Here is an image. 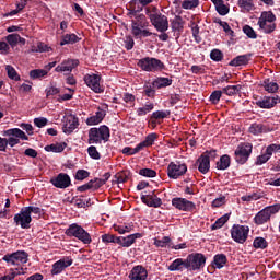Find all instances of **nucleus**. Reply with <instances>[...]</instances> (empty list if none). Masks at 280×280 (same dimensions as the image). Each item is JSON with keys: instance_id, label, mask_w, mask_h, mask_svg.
Returning <instances> with one entry per match:
<instances>
[{"instance_id": "obj_1", "label": "nucleus", "mask_w": 280, "mask_h": 280, "mask_svg": "<svg viewBox=\"0 0 280 280\" xmlns=\"http://www.w3.org/2000/svg\"><path fill=\"white\" fill-rule=\"evenodd\" d=\"M149 26V22L143 13L138 14L136 20L131 21V33L135 38H148L153 36L154 33L144 30Z\"/></svg>"}, {"instance_id": "obj_2", "label": "nucleus", "mask_w": 280, "mask_h": 280, "mask_svg": "<svg viewBox=\"0 0 280 280\" xmlns=\"http://www.w3.org/2000/svg\"><path fill=\"white\" fill-rule=\"evenodd\" d=\"M110 140V129L107 125H102L98 128L92 127L89 131V144H101L102 141L108 142Z\"/></svg>"}, {"instance_id": "obj_3", "label": "nucleus", "mask_w": 280, "mask_h": 280, "mask_svg": "<svg viewBox=\"0 0 280 280\" xmlns=\"http://www.w3.org/2000/svg\"><path fill=\"white\" fill-rule=\"evenodd\" d=\"M65 234L70 238L74 237V238L81 241L85 245H89L93 242L91 234L88 233L84 230V228L78 223H72V224L68 225Z\"/></svg>"}, {"instance_id": "obj_4", "label": "nucleus", "mask_w": 280, "mask_h": 280, "mask_svg": "<svg viewBox=\"0 0 280 280\" xmlns=\"http://www.w3.org/2000/svg\"><path fill=\"white\" fill-rule=\"evenodd\" d=\"M138 67L149 73H156V71H162L166 69V65L163 61L152 57L139 59Z\"/></svg>"}, {"instance_id": "obj_5", "label": "nucleus", "mask_w": 280, "mask_h": 280, "mask_svg": "<svg viewBox=\"0 0 280 280\" xmlns=\"http://www.w3.org/2000/svg\"><path fill=\"white\" fill-rule=\"evenodd\" d=\"M186 262L188 271H199L205 267L207 257L202 253H190L186 257Z\"/></svg>"}, {"instance_id": "obj_6", "label": "nucleus", "mask_w": 280, "mask_h": 280, "mask_svg": "<svg viewBox=\"0 0 280 280\" xmlns=\"http://www.w3.org/2000/svg\"><path fill=\"white\" fill-rule=\"evenodd\" d=\"M150 22L158 32H167L170 27L167 15L159 12L156 7L153 8V15H150Z\"/></svg>"}, {"instance_id": "obj_7", "label": "nucleus", "mask_w": 280, "mask_h": 280, "mask_svg": "<svg viewBox=\"0 0 280 280\" xmlns=\"http://www.w3.org/2000/svg\"><path fill=\"white\" fill-rule=\"evenodd\" d=\"M253 152V144L243 142L234 151V160L238 165H245Z\"/></svg>"}, {"instance_id": "obj_8", "label": "nucleus", "mask_w": 280, "mask_h": 280, "mask_svg": "<svg viewBox=\"0 0 280 280\" xmlns=\"http://www.w3.org/2000/svg\"><path fill=\"white\" fill-rule=\"evenodd\" d=\"M30 254L25 250H16L13 253H8L3 256V261L11 266H20L28 262Z\"/></svg>"}, {"instance_id": "obj_9", "label": "nucleus", "mask_w": 280, "mask_h": 280, "mask_svg": "<svg viewBox=\"0 0 280 280\" xmlns=\"http://www.w3.org/2000/svg\"><path fill=\"white\" fill-rule=\"evenodd\" d=\"M3 137H10L7 139V145H10L11 148L18 145L20 143V139L24 141L30 140V137L19 128L3 131Z\"/></svg>"}, {"instance_id": "obj_10", "label": "nucleus", "mask_w": 280, "mask_h": 280, "mask_svg": "<svg viewBox=\"0 0 280 280\" xmlns=\"http://www.w3.org/2000/svg\"><path fill=\"white\" fill-rule=\"evenodd\" d=\"M231 238L238 244H244L248 241L249 226L233 224L231 228Z\"/></svg>"}, {"instance_id": "obj_11", "label": "nucleus", "mask_w": 280, "mask_h": 280, "mask_svg": "<svg viewBox=\"0 0 280 280\" xmlns=\"http://www.w3.org/2000/svg\"><path fill=\"white\" fill-rule=\"evenodd\" d=\"M188 172V166L186 163L179 161L171 162L167 167V176L171 179H178L185 176Z\"/></svg>"}, {"instance_id": "obj_12", "label": "nucleus", "mask_w": 280, "mask_h": 280, "mask_svg": "<svg viewBox=\"0 0 280 280\" xmlns=\"http://www.w3.org/2000/svg\"><path fill=\"white\" fill-rule=\"evenodd\" d=\"M171 205L177 210L186 211L188 213H196L197 210V206L194 201L183 197H174L173 200H171Z\"/></svg>"}, {"instance_id": "obj_13", "label": "nucleus", "mask_w": 280, "mask_h": 280, "mask_svg": "<svg viewBox=\"0 0 280 280\" xmlns=\"http://www.w3.org/2000/svg\"><path fill=\"white\" fill-rule=\"evenodd\" d=\"M13 221L16 226L20 225L24 230L31 229L32 217H30L25 208H22L20 213L14 214Z\"/></svg>"}, {"instance_id": "obj_14", "label": "nucleus", "mask_w": 280, "mask_h": 280, "mask_svg": "<svg viewBox=\"0 0 280 280\" xmlns=\"http://www.w3.org/2000/svg\"><path fill=\"white\" fill-rule=\"evenodd\" d=\"M50 183L57 189H67L71 185V177L67 173H59L57 176L51 177Z\"/></svg>"}, {"instance_id": "obj_15", "label": "nucleus", "mask_w": 280, "mask_h": 280, "mask_svg": "<svg viewBox=\"0 0 280 280\" xmlns=\"http://www.w3.org/2000/svg\"><path fill=\"white\" fill-rule=\"evenodd\" d=\"M101 75L100 74H85L84 75V82L86 83V86L90 88L94 93L101 94L104 92V89L100 85Z\"/></svg>"}, {"instance_id": "obj_16", "label": "nucleus", "mask_w": 280, "mask_h": 280, "mask_svg": "<svg viewBox=\"0 0 280 280\" xmlns=\"http://www.w3.org/2000/svg\"><path fill=\"white\" fill-rule=\"evenodd\" d=\"M155 192L156 190H152L149 195H141L140 199L142 203L150 208H160L163 205V201Z\"/></svg>"}, {"instance_id": "obj_17", "label": "nucleus", "mask_w": 280, "mask_h": 280, "mask_svg": "<svg viewBox=\"0 0 280 280\" xmlns=\"http://www.w3.org/2000/svg\"><path fill=\"white\" fill-rule=\"evenodd\" d=\"M73 265V259L70 257H65L61 258L59 260H57L54 265H52V270H51V275L52 276H58L61 275V272Z\"/></svg>"}, {"instance_id": "obj_18", "label": "nucleus", "mask_w": 280, "mask_h": 280, "mask_svg": "<svg viewBox=\"0 0 280 280\" xmlns=\"http://www.w3.org/2000/svg\"><path fill=\"white\" fill-rule=\"evenodd\" d=\"M195 166H197L200 174L207 175L211 168V160L208 155L202 153L195 162Z\"/></svg>"}, {"instance_id": "obj_19", "label": "nucleus", "mask_w": 280, "mask_h": 280, "mask_svg": "<svg viewBox=\"0 0 280 280\" xmlns=\"http://www.w3.org/2000/svg\"><path fill=\"white\" fill-rule=\"evenodd\" d=\"M277 104H280V96H264L261 100L256 101V106L264 108V109H270L275 107Z\"/></svg>"}, {"instance_id": "obj_20", "label": "nucleus", "mask_w": 280, "mask_h": 280, "mask_svg": "<svg viewBox=\"0 0 280 280\" xmlns=\"http://www.w3.org/2000/svg\"><path fill=\"white\" fill-rule=\"evenodd\" d=\"M80 65V61L78 59H67L63 60L60 65L57 66L55 69L57 73H71L73 69H75Z\"/></svg>"}, {"instance_id": "obj_21", "label": "nucleus", "mask_w": 280, "mask_h": 280, "mask_svg": "<svg viewBox=\"0 0 280 280\" xmlns=\"http://www.w3.org/2000/svg\"><path fill=\"white\" fill-rule=\"evenodd\" d=\"M143 238L142 233H135L127 236H118L117 244L122 247H131L137 240Z\"/></svg>"}, {"instance_id": "obj_22", "label": "nucleus", "mask_w": 280, "mask_h": 280, "mask_svg": "<svg viewBox=\"0 0 280 280\" xmlns=\"http://www.w3.org/2000/svg\"><path fill=\"white\" fill-rule=\"evenodd\" d=\"M128 278L130 280H147L148 270L143 267V265H136L129 272Z\"/></svg>"}, {"instance_id": "obj_23", "label": "nucleus", "mask_w": 280, "mask_h": 280, "mask_svg": "<svg viewBox=\"0 0 280 280\" xmlns=\"http://www.w3.org/2000/svg\"><path fill=\"white\" fill-rule=\"evenodd\" d=\"M106 117V112L102 108L98 107V110L95 112L94 115L90 116L85 122L88 126H97L100 124H102V121L104 120V118Z\"/></svg>"}, {"instance_id": "obj_24", "label": "nucleus", "mask_w": 280, "mask_h": 280, "mask_svg": "<svg viewBox=\"0 0 280 280\" xmlns=\"http://www.w3.org/2000/svg\"><path fill=\"white\" fill-rule=\"evenodd\" d=\"M79 126V119L75 115H70L67 124L63 126V132L67 135H71Z\"/></svg>"}, {"instance_id": "obj_25", "label": "nucleus", "mask_w": 280, "mask_h": 280, "mask_svg": "<svg viewBox=\"0 0 280 280\" xmlns=\"http://www.w3.org/2000/svg\"><path fill=\"white\" fill-rule=\"evenodd\" d=\"M185 27V21L182 15H175L173 20H171V30L174 33H183Z\"/></svg>"}, {"instance_id": "obj_26", "label": "nucleus", "mask_w": 280, "mask_h": 280, "mask_svg": "<svg viewBox=\"0 0 280 280\" xmlns=\"http://www.w3.org/2000/svg\"><path fill=\"white\" fill-rule=\"evenodd\" d=\"M172 84L173 80L167 77H158V79L152 82V86L156 90L170 88Z\"/></svg>"}, {"instance_id": "obj_27", "label": "nucleus", "mask_w": 280, "mask_h": 280, "mask_svg": "<svg viewBox=\"0 0 280 280\" xmlns=\"http://www.w3.org/2000/svg\"><path fill=\"white\" fill-rule=\"evenodd\" d=\"M228 264V257L224 253L215 254L213 257V261L211 262V266L214 269H223L224 266Z\"/></svg>"}, {"instance_id": "obj_28", "label": "nucleus", "mask_w": 280, "mask_h": 280, "mask_svg": "<svg viewBox=\"0 0 280 280\" xmlns=\"http://www.w3.org/2000/svg\"><path fill=\"white\" fill-rule=\"evenodd\" d=\"M268 221H270V214L268 213L266 208H264L262 210L255 214L254 223L256 225H264Z\"/></svg>"}, {"instance_id": "obj_29", "label": "nucleus", "mask_w": 280, "mask_h": 280, "mask_svg": "<svg viewBox=\"0 0 280 280\" xmlns=\"http://www.w3.org/2000/svg\"><path fill=\"white\" fill-rule=\"evenodd\" d=\"M184 269L188 270L187 258L186 259L177 258V259L173 260V262H171V265L168 267L170 271H184Z\"/></svg>"}, {"instance_id": "obj_30", "label": "nucleus", "mask_w": 280, "mask_h": 280, "mask_svg": "<svg viewBox=\"0 0 280 280\" xmlns=\"http://www.w3.org/2000/svg\"><path fill=\"white\" fill-rule=\"evenodd\" d=\"M257 25L259 26V31H262L265 34H271L277 30V23L272 22L258 20Z\"/></svg>"}, {"instance_id": "obj_31", "label": "nucleus", "mask_w": 280, "mask_h": 280, "mask_svg": "<svg viewBox=\"0 0 280 280\" xmlns=\"http://www.w3.org/2000/svg\"><path fill=\"white\" fill-rule=\"evenodd\" d=\"M250 57L252 54L237 56L230 61V67L247 66L250 60Z\"/></svg>"}, {"instance_id": "obj_32", "label": "nucleus", "mask_w": 280, "mask_h": 280, "mask_svg": "<svg viewBox=\"0 0 280 280\" xmlns=\"http://www.w3.org/2000/svg\"><path fill=\"white\" fill-rule=\"evenodd\" d=\"M217 9V13L221 16H225L230 13V8L224 4V0H211Z\"/></svg>"}, {"instance_id": "obj_33", "label": "nucleus", "mask_w": 280, "mask_h": 280, "mask_svg": "<svg viewBox=\"0 0 280 280\" xmlns=\"http://www.w3.org/2000/svg\"><path fill=\"white\" fill-rule=\"evenodd\" d=\"M81 40V38L79 36H77L74 33L72 34H66L61 36L60 46H65V45H74L77 43H79Z\"/></svg>"}, {"instance_id": "obj_34", "label": "nucleus", "mask_w": 280, "mask_h": 280, "mask_svg": "<svg viewBox=\"0 0 280 280\" xmlns=\"http://www.w3.org/2000/svg\"><path fill=\"white\" fill-rule=\"evenodd\" d=\"M231 156L228 154H224L220 156L219 161H217V170L219 171H225L231 166Z\"/></svg>"}, {"instance_id": "obj_35", "label": "nucleus", "mask_w": 280, "mask_h": 280, "mask_svg": "<svg viewBox=\"0 0 280 280\" xmlns=\"http://www.w3.org/2000/svg\"><path fill=\"white\" fill-rule=\"evenodd\" d=\"M100 182L96 183L95 178L90 180L86 184H83L77 188L79 192H85L88 190H97L100 189Z\"/></svg>"}, {"instance_id": "obj_36", "label": "nucleus", "mask_w": 280, "mask_h": 280, "mask_svg": "<svg viewBox=\"0 0 280 280\" xmlns=\"http://www.w3.org/2000/svg\"><path fill=\"white\" fill-rule=\"evenodd\" d=\"M156 139H158V133L155 132L149 133L145 137V139L141 143H139L141 151H143L144 148L152 147L155 143Z\"/></svg>"}, {"instance_id": "obj_37", "label": "nucleus", "mask_w": 280, "mask_h": 280, "mask_svg": "<svg viewBox=\"0 0 280 280\" xmlns=\"http://www.w3.org/2000/svg\"><path fill=\"white\" fill-rule=\"evenodd\" d=\"M237 5L241 8V12L249 13L255 8L253 0H238Z\"/></svg>"}, {"instance_id": "obj_38", "label": "nucleus", "mask_w": 280, "mask_h": 280, "mask_svg": "<svg viewBox=\"0 0 280 280\" xmlns=\"http://www.w3.org/2000/svg\"><path fill=\"white\" fill-rule=\"evenodd\" d=\"M269 243L265 237H255L253 241V247L256 249L265 250V248H268Z\"/></svg>"}, {"instance_id": "obj_39", "label": "nucleus", "mask_w": 280, "mask_h": 280, "mask_svg": "<svg viewBox=\"0 0 280 280\" xmlns=\"http://www.w3.org/2000/svg\"><path fill=\"white\" fill-rule=\"evenodd\" d=\"M262 88L268 93H277L279 85L276 82H270V79L264 80Z\"/></svg>"}, {"instance_id": "obj_40", "label": "nucleus", "mask_w": 280, "mask_h": 280, "mask_svg": "<svg viewBox=\"0 0 280 280\" xmlns=\"http://www.w3.org/2000/svg\"><path fill=\"white\" fill-rule=\"evenodd\" d=\"M67 147L66 142L57 143V144H50L45 147L46 152H52V153H62L65 148Z\"/></svg>"}, {"instance_id": "obj_41", "label": "nucleus", "mask_w": 280, "mask_h": 280, "mask_svg": "<svg viewBox=\"0 0 280 280\" xmlns=\"http://www.w3.org/2000/svg\"><path fill=\"white\" fill-rule=\"evenodd\" d=\"M242 91V85H228L222 89V92L229 96L240 94Z\"/></svg>"}, {"instance_id": "obj_42", "label": "nucleus", "mask_w": 280, "mask_h": 280, "mask_svg": "<svg viewBox=\"0 0 280 280\" xmlns=\"http://www.w3.org/2000/svg\"><path fill=\"white\" fill-rule=\"evenodd\" d=\"M230 220V214L229 213H225L223 214V217H221L220 219H218L215 221V223H213L211 225V231H215V230H219V229H222L224 226V224Z\"/></svg>"}, {"instance_id": "obj_43", "label": "nucleus", "mask_w": 280, "mask_h": 280, "mask_svg": "<svg viewBox=\"0 0 280 280\" xmlns=\"http://www.w3.org/2000/svg\"><path fill=\"white\" fill-rule=\"evenodd\" d=\"M258 20L269 22V23H276L277 16L272 11H262Z\"/></svg>"}, {"instance_id": "obj_44", "label": "nucleus", "mask_w": 280, "mask_h": 280, "mask_svg": "<svg viewBox=\"0 0 280 280\" xmlns=\"http://www.w3.org/2000/svg\"><path fill=\"white\" fill-rule=\"evenodd\" d=\"M154 103L148 102L145 103V106L139 107L137 110L138 116H145L150 114L154 109Z\"/></svg>"}, {"instance_id": "obj_45", "label": "nucleus", "mask_w": 280, "mask_h": 280, "mask_svg": "<svg viewBox=\"0 0 280 280\" xmlns=\"http://www.w3.org/2000/svg\"><path fill=\"white\" fill-rule=\"evenodd\" d=\"M171 115L170 110H156L153 112L151 115V122L154 124L153 119L159 120V119H165Z\"/></svg>"}, {"instance_id": "obj_46", "label": "nucleus", "mask_w": 280, "mask_h": 280, "mask_svg": "<svg viewBox=\"0 0 280 280\" xmlns=\"http://www.w3.org/2000/svg\"><path fill=\"white\" fill-rule=\"evenodd\" d=\"M249 131L253 133V135H260L262 132H267V127L262 124H252V126L249 127Z\"/></svg>"}, {"instance_id": "obj_47", "label": "nucleus", "mask_w": 280, "mask_h": 280, "mask_svg": "<svg viewBox=\"0 0 280 280\" xmlns=\"http://www.w3.org/2000/svg\"><path fill=\"white\" fill-rule=\"evenodd\" d=\"M243 33L246 34V36L249 39H257L258 38V34L255 32V30L253 28V26L246 24L243 26L242 28Z\"/></svg>"}, {"instance_id": "obj_48", "label": "nucleus", "mask_w": 280, "mask_h": 280, "mask_svg": "<svg viewBox=\"0 0 280 280\" xmlns=\"http://www.w3.org/2000/svg\"><path fill=\"white\" fill-rule=\"evenodd\" d=\"M210 58L214 62H222V60L224 59V52L220 49H212L210 52Z\"/></svg>"}, {"instance_id": "obj_49", "label": "nucleus", "mask_w": 280, "mask_h": 280, "mask_svg": "<svg viewBox=\"0 0 280 280\" xmlns=\"http://www.w3.org/2000/svg\"><path fill=\"white\" fill-rule=\"evenodd\" d=\"M223 93V90H214V92L211 93L209 101L214 105L219 104Z\"/></svg>"}, {"instance_id": "obj_50", "label": "nucleus", "mask_w": 280, "mask_h": 280, "mask_svg": "<svg viewBox=\"0 0 280 280\" xmlns=\"http://www.w3.org/2000/svg\"><path fill=\"white\" fill-rule=\"evenodd\" d=\"M200 5V0H184L182 8L185 10H191Z\"/></svg>"}, {"instance_id": "obj_51", "label": "nucleus", "mask_w": 280, "mask_h": 280, "mask_svg": "<svg viewBox=\"0 0 280 280\" xmlns=\"http://www.w3.org/2000/svg\"><path fill=\"white\" fill-rule=\"evenodd\" d=\"M270 158L271 156L269 155V152L266 149L261 155L257 156L255 165H257V166L264 165V164L268 163Z\"/></svg>"}, {"instance_id": "obj_52", "label": "nucleus", "mask_w": 280, "mask_h": 280, "mask_svg": "<svg viewBox=\"0 0 280 280\" xmlns=\"http://www.w3.org/2000/svg\"><path fill=\"white\" fill-rule=\"evenodd\" d=\"M50 47L44 43H38L37 46L31 47V52H49Z\"/></svg>"}, {"instance_id": "obj_53", "label": "nucleus", "mask_w": 280, "mask_h": 280, "mask_svg": "<svg viewBox=\"0 0 280 280\" xmlns=\"http://www.w3.org/2000/svg\"><path fill=\"white\" fill-rule=\"evenodd\" d=\"M7 73L11 80H14V81L21 80V77L19 75L18 71L11 65H7Z\"/></svg>"}, {"instance_id": "obj_54", "label": "nucleus", "mask_w": 280, "mask_h": 280, "mask_svg": "<svg viewBox=\"0 0 280 280\" xmlns=\"http://www.w3.org/2000/svg\"><path fill=\"white\" fill-rule=\"evenodd\" d=\"M47 73L48 72L46 70L35 69L30 72V78L33 80H37V79L46 77Z\"/></svg>"}, {"instance_id": "obj_55", "label": "nucleus", "mask_w": 280, "mask_h": 280, "mask_svg": "<svg viewBox=\"0 0 280 280\" xmlns=\"http://www.w3.org/2000/svg\"><path fill=\"white\" fill-rule=\"evenodd\" d=\"M138 174L142 177H148V178L156 177V171L152 168H142L138 172Z\"/></svg>"}, {"instance_id": "obj_56", "label": "nucleus", "mask_w": 280, "mask_h": 280, "mask_svg": "<svg viewBox=\"0 0 280 280\" xmlns=\"http://www.w3.org/2000/svg\"><path fill=\"white\" fill-rule=\"evenodd\" d=\"M118 240H119V236H115L113 234H103L102 235V242L104 244H110V243L118 244Z\"/></svg>"}, {"instance_id": "obj_57", "label": "nucleus", "mask_w": 280, "mask_h": 280, "mask_svg": "<svg viewBox=\"0 0 280 280\" xmlns=\"http://www.w3.org/2000/svg\"><path fill=\"white\" fill-rule=\"evenodd\" d=\"M172 242L170 236H163L162 238H154V245L156 247H166Z\"/></svg>"}, {"instance_id": "obj_58", "label": "nucleus", "mask_w": 280, "mask_h": 280, "mask_svg": "<svg viewBox=\"0 0 280 280\" xmlns=\"http://www.w3.org/2000/svg\"><path fill=\"white\" fill-rule=\"evenodd\" d=\"M141 147L140 144L138 143V145L136 148H130V147H126L122 149V154H126L128 156H131V155H135L139 152H141Z\"/></svg>"}, {"instance_id": "obj_59", "label": "nucleus", "mask_w": 280, "mask_h": 280, "mask_svg": "<svg viewBox=\"0 0 280 280\" xmlns=\"http://www.w3.org/2000/svg\"><path fill=\"white\" fill-rule=\"evenodd\" d=\"M191 32H192V36L195 38V42L197 44L201 43V37L199 36L200 34V27L198 24H196L195 22H192V25H191Z\"/></svg>"}, {"instance_id": "obj_60", "label": "nucleus", "mask_w": 280, "mask_h": 280, "mask_svg": "<svg viewBox=\"0 0 280 280\" xmlns=\"http://www.w3.org/2000/svg\"><path fill=\"white\" fill-rule=\"evenodd\" d=\"M24 208L30 217H32V213H33V214L37 215L38 218H40V214L43 213V209H40L39 207L30 206V207H24Z\"/></svg>"}, {"instance_id": "obj_61", "label": "nucleus", "mask_w": 280, "mask_h": 280, "mask_svg": "<svg viewBox=\"0 0 280 280\" xmlns=\"http://www.w3.org/2000/svg\"><path fill=\"white\" fill-rule=\"evenodd\" d=\"M90 177V172L85 171V170H79L77 171L75 175H74V179L75 180H80L83 182L84 179Z\"/></svg>"}, {"instance_id": "obj_62", "label": "nucleus", "mask_w": 280, "mask_h": 280, "mask_svg": "<svg viewBox=\"0 0 280 280\" xmlns=\"http://www.w3.org/2000/svg\"><path fill=\"white\" fill-rule=\"evenodd\" d=\"M267 213L269 214V219L271 215L279 213L280 211V203H273L272 206L266 207L265 208Z\"/></svg>"}, {"instance_id": "obj_63", "label": "nucleus", "mask_w": 280, "mask_h": 280, "mask_svg": "<svg viewBox=\"0 0 280 280\" xmlns=\"http://www.w3.org/2000/svg\"><path fill=\"white\" fill-rule=\"evenodd\" d=\"M88 153L93 160H100L101 154L100 151H97V148L95 145H91L88 148Z\"/></svg>"}, {"instance_id": "obj_64", "label": "nucleus", "mask_w": 280, "mask_h": 280, "mask_svg": "<svg viewBox=\"0 0 280 280\" xmlns=\"http://www.w3.org/2000/svg\"><path fill=\"white\" fill-rule=\"evenodd\" d=\"M5 39L11 46H16L19 44L20 35L19 34H10L7 36Z\"/></svg>"}]
</instances>
